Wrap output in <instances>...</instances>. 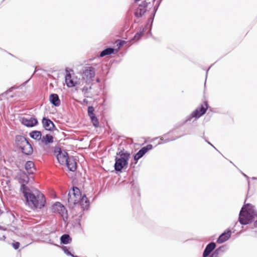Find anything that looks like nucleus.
Masks as SVG:
<instances>
[{"mask_svg":"<svg viewBox=\"0 0 257 257\" xmlns=\"http://www.w3.org/2000/svg\"><path fill=\"white\" fill-rule=\"evenodd\" d=\"M90 199L85 194H82L81 190L77 186H73L67 195V206L69 209H74L77 205L80 206L81 211L78 213L79 221H80L85 211H88L91 206Z\"/></svg>","mask_w":257,"mask_h":257,"instance_id":"f257e3e1","label":"nucleus"},{"mask_svg":"<svg viewBox=\"0 0 257 257\" xmlns=\"http://www.w3.org/2000/svg\"><path fill=\"white\" fill-rule=\"evenodd\" d=\"M21 193L25 199V205L31 209L39 211L46 207L45 196L39 189L31 186Z\"/></svg>","mask_w":257,"mask_h":257,"instance_id":"f03ea898","label":"nucleus"},{"mask_svg":"<svg viewBox=\"0 0 257 257\" xmlns=\"http://www.w3.org/2000/svg\"><path fill=\"white\" fill-rule=\"evenodd\" d=\"M131 158V153L125 150L123 147L119 146L114 158L113 165L114 172L117 175H120L125 172L128 166V161Z\"/></svg>","mask_w":257,"mask_h":257,"instance_id":"7ed1b4c3","label":"nucleus"},{"mask_svg":"<svg viewBox=\"0 0 257 257\" xmlns=\"http://www.w3.org/2000/svg\"><path fill=\"white\" fill-rule=\"evenodd\" d=\"M255 206L251 203H245L241 207L238 216V221L242 225L249 224L254 222L257 217V211Z\"/></svg>","mask_w":257,"mask_h":257,"instance_id":"20e7f679","label":"nucleus"},{"mask_svg":"<svg viewBox=\"0 0 257 257\" xmlns=\"http://www.w3.org/2000/svg\"><path fill=\"white\" fill-rule=\"evenodd\" d=\"M208 108V103L207 101H204L203 103L200 104V105L189 115H188L184 120H183L181 122L176 124L174 126V129H178L181 127L187 122L191 121L193 118H194V120H197L198 118L206 113Z\"/></svg>","mask_w":257,"mask_h":257,"instance_id":"39448f33","label":"nucleus"},{"mask_svg":"<svg viewBox=\"0 0 257 257\" xmlns=\"http://www.w3.org/2000/svg\"><path fill=\"white\" fill-rule=\"evenodd\" d=\"M32 141L27 137L22 135H16L15 137V144L17 148L20 150L22 154L26 156H31L34 153V149L32 146H30V150L25 152L24 148L25 146L29 145Z\"/></svg>","mask_w":257,"mask_h":257,"instance_id":"423d86ee","label":"nucleus"},{"mask_svg":"<svg viewBox=\"0 0 257 257\" xmlns=\"http://www.w3.org/2000/svg\"><path fill=\"white\" fill-rule=\"evenodd\" d=\"M32 175L24 170H19L17 173V177L20 184V192L30 188V187H29L27 184L29 182L30 178H32Z\"/></svg>","mask_w":257,"mask_h":257,"instance_id":"0eeeda50","label":"nucleus"},{"mask_svg":"<svg viewBox=\"0 0 257 257\" xmlns=\"http://www.w3.org/2000/svg\"><path fill=\"white\" fill-rule=\"evenodd\" d=\"M148 27H149V35L152 38H154V36L153 35L152 33L153 25H152L151 23H149L148 21H147L145 26H142L139 28L138 31L136 32L135 35L130 39V40L136 41V42L139 41L142 39V37L144 36V33L147 30Z\"/></svg>","mask_w":257,"mask_h":257,"instance_id":"6e6552de","label":"nucleus"},{"mask_svg":"<svg viewBox=\"0 0 257 257\" xmlns=\"http://www.w3.org/2000/svg\"><path fill=\"white\" fill-rule=\"evenodd\" d=\"M216 244L213 242H210L206 245L203 251L202 257H219L220 252L216 248Z\"/></svg>","mask_w":257,"mask_h":257,"instance_id":"1a4fd4ad","label":"nucleus"},{"mask_svg":"<svg viewBox=\"0 0 257 257\" xmlns=\"http://www.w3.org/2000/svg\"><path fill=\"white\" fill-rule=\"evenodd\" d=\"M53 154L58 163L62 165L64 164L65 161L70 156L67 150L61 149L60 147H54Z\"/></svg>","mask_w":257,"mask_h":257,"instance_id":"9d476101","label":"nucleus"},{"mask_svg":"<svg viewBox=\"0 0 257 257\" xmlns=\"http://www.w3.org/2000/svg\"><path fill=\"white\" fill-rule=\"evenodd\" d=\"M129 183L131 185V190L134 197L140 199L141 192L137 181V177L134 175V172L131 176L129 177Z\"/></svg>","mask_w":257,"mask_h":257,"instance_id":"9b49d317","label":"nucleus"},{"mask_svg":"<svg viewBox=\"0 0 257 257\" xmlns=\"http://www.w3.org/2000/svg\"><path fill=\"white\" fill-rule=\"evenodd\" d=\"M95 108L92 105H89L87 107V114L89 116L90 122L92 124L93 126L95 128L99 127V122L98 118L94 113Z\"/></svg>","mask_w":257,"mask_h":257,"instance_id":"f8f14e48","label":"nucleus"},{"mask_svg":"<svg viewBox=\"0 0 257 257\" xmlns=\"http://www.w3.org/2000/svg\"><path fill=\"white\" fill-rule=\"evenodd\" d=\"M42 126L45 131L50 132L56 131L59 132L55 123L48 117L43 116L42 119Z\"/></svg>","mask_w":257,"mask_h":257,"instance_id":"ddd939ff","label":"nucleus"},{"mask_svg":"<svg viewBox=\"0 0 257 257\" xmlns=\"http://www.w3.org/2000/svg\"><path fill=\"white\" fill-rule=\"evenodd\" d=\"M70 71L73 72V70L68 67L65 68V83L68 88H72L77 86L78 81L73 79Z\"/></svg>","mask_w":257,"mask_h":257,"instance_id":"4468645a","label":"nucleus"},{"mask_svg":"<svg viewBox=\"0 0 257 257\" xmlns=\"http://www.w3.org/2000/svg\"><path fill=\"white\" fill-rule=\"evenodd\" d=\"M22 124L28 127H33L39 123L37 118L35 116L30 117H22L20 119Z\"/></svg>","mask_w":257,"mask_h":257,"instance_id":"2eb2a0df","label":"nucleus"},{"mask_svg":"<svg viewBox=\"0 0 257 257\" xmlns=\"http://www.w3.org/2000/svg\"><path fill=\"white\" fill-rule=\"evenodd\" d=\"M69 172H75L77 170V160L73 156H70L65 161L64 164Z\"/></svg>","mask_w":257,"mask_h":257,"instance_id":"dca6fc26","label":"nucleus"},{"mask_svg":"<svg viewBox=\"0 0 257 257\" xmlns=\"http://www.w3.org/2000/svg\"><path fill=\"white\" fill-rule=\"evenodd\" d=\"M235 230L234 229L233 231H232L230 228H228L223 231L218 236L216 239V243L218 244H222L225 241L229 240L231 236L232 232Z\"/></svg>","mask_w":257,"mask_h":257,"instance_id":"f3484780","label":"nucleus"},{"mask_svg":"<svg viewBox=\"0 0 257 257\" xmlns=\"http://www.w3.org/2000/svg\"><path fill=\"white\" fill-rule=\"evenodd\" d=\"M117 52V49H115L113 46H106L100 52L99 54L96 56L94 58L91 60H93L95 58L100 59L106 56H110L112 54H115Z\"/></svg>","mask_w":257,"mask_h":257,"instance_id":"a211bd4d","label":"nucleus"},{"mask_svg":"<svg viewBox=\"0 0 257 257\" xmlns=\"http://www.w3.org/2000/svg\"><path fill=\"white\" fill-rule=\"evenodd\" d=\"M83 73L87 80L92 81L95 76V69L92 66L85 67Z\"/></svg>","mask_w":257,"mask_h":257,"instance_id":"6ab92c4d","label":"nucleus"},{"mask_svg":"<svg viewBox=\"0 0 257 257\" xmlns=\"http://www.w3.org/2000/svg\"><path fill=\"white\" fill-rule=\"evenodd\" d=\"M49 100L51 104L54 107H57L61 105V100L58 94L52 93H50L49 97Z\"/></svg>","mask_w":257,"mask_h":257,"instance_id":"aec40b11","label":"nucleus"},{"mask_svg":"<svg viewBox=\"0 0 257 257\" xmlns=\"http://www.w3.org/2000/svg\"><path fill=\"white\" fill-rule=\"evenodd\" d=\"M54 137H53L50 133L47 134L44 136H42L41 143L44 146L49 147L51 144L54 142Z\"/></svg>","mask_w":257,"mask_h":257,"instance_id":"412c9836","label":"nucleus"},{"mask_svg":"<svg viewBox=\"0 0 257 257\" xmlns=\"http://www.w3.org/2000/svg\"><path fill=\"white\" fill-rule=\"evenodd\" d=\"M59 248L62 249L64 253L67 256L71 257H79V256L75 254L73 249L71 246L61 245V246H59Z\"/></svg>","mask_w":257,"mask_h":257,"instance_id":"4be33fe9","label":"nucleus"},{"mask_svg":"<svg viewBox=\"0 0 257 257\" xmlns=\"http://www.w3.org/2000/svg\"><path fill=\"white\" fill-rule=\"evenodd\" d=\"M60 241L61 245L69 244L72 242V238L69 233H65L60 237Z\"/></svg>","mask_w":257,"mask_h":257,"instance_id":"5701e85b","label":"nucleus"},{"mask_svg":"<svg viewBox=\"0 0 257 257\" xmlns=\"http://www.w3.org/2000/svg\"><path fill=\"white\" fill-rule=\"evenodd\" d=\"M24 168L25 172H28L32 175L34 174V172L32 169H33L35 171H36V168L32 161H27L24 164Z\"/></svg>","mask_w":257,"mask_h":257,"instance_id":"b1692460","label":"nucleus"},{"mask_svg":"<svg viewBox=\"0 0 257 257\" xmlns=\"http://www.w3.org/2000/svg\"><path fill=\"white\" fill-rule=\"evenodd\" d=\"M30 137L38 142H40L41 140L42 134L40 131L33 130L29 133Z\"/></svg>","mask_w":257,"mask_h":257,"instance_id":"393cba45","label":"nucleus"},{"mask_svg":"<svg viewBox=\"0 0 257 257\" xmlns=\"http://www.w3.org/2000/svg\"><path fill=\"white\" fill-rule=\"evenodd\" d=\"M141 8H137L136 9L134 12V16L136 19H140L145 16L146 13V10H143V9H140Z\"/></svg>","mask_w":257,"mask_h":257,"instance_id":"a878e982","label":"nucleus"},{"mask_svg":"<svg viewBox=\"0 0 257 257\" xmlns=\"http://www.w3.org/2000/svg\"><path fill=\"white\" fill-rule=\"evenodd\" d=\"M142 157L140 156V154L137 152L133 155V159L130 163V167L135 168V165L138 162V161Z\"/></svg>","mask_w":257,"mask_h":257,"instance_id":"bb28decb","label":"nucleus"},{"mask_svg":"<svg viewBox=\"0 0 257 257\" xmlns=\"http://www.w3.org/2000/svg\"><path fill=\"white\" fill-rule=\"evenodd\" d=\"M158 9H159L158 8L156 7L155 6H154L153 11H152L149 18L148 19L149 23H151L152 25H153L154 18L155 17L156 13H157Z\"/></svg>","mask_w":257,"mask_h":257,"instance_id":"cd10ccee","label":"nucleus"},{"mask_svg":"<svg viewBox=\"0 0 257 257\" xmlns=\"http://www.w3.org/2000/svg\"><path fill=\"white\" fill-rule=\"evenodd\" d=\"M63 204L59 201L55 202L52 206V211L53 213H57L59 210L62 207Z\"/></svg>","mask_w":257,"mask_h":257,"instance_id":"c85d7f7f","label":"nucleus"},{"mask_svg":"<svg viewBox=\"0 0 257 257\" xmlns=\"http://www.w3.org/2000/svg\"><path fill=\"white\" fill-rule=\"evenodd\" d=\"M153 148H154L152 144H149L144 147H142L141 148L143 149V151L144 152L145 154H146L149 151L152 150L153 149Z\"/></svg>","mask_w":257,"mask_h":257,"instance_id":"c756f323","label":"nucleus"},{"mask_svg":"<svg viewBox=\"0 0 257 257\" xmlns=\"http://www.w3.org/2000/svg\"><path fill=\"white\" fill-rule=\"evenodd\" d=\"M126 43V41L118 39L116 42L117 50L120 48H121V47H122Z\"/></svg>","mask_w":257,"mask_h":257,"instance_id":"7c9ffc66","label":"nucleus"},{"mask_svg":"<svg viewBox=\"0 0 257 257\" xmlns=\"http://www.w3.org/2000/svg\"><path fill=\"white\" fill-rule=\"evenodd\" d=\"M57 213H59L61 215L66 214L67 215L68 211L66 208L64 207V206L63 205H62V207L60 208V209L59 210V212H58Z\"/></svg>","mask_w":257,"mask_h":257,"instance_id":"2f4dec72","label":"nucleus"},{"mask_svg":"<svg viewBox=\"0 0 257 257\" xmlns=\"http://www.w3.org/2000/svg\"><path fill=\"white\" fill-rule=\"evenodd\" d=\"M11 244L12 245L13 247L16 250L18 249L20 247L21 245L19 241H17L15 240H13V242Z\"/></svg>","mask_w":257,"mask_h":257,"instance_id":"473e14b6","label":"nucleus"},{"mask_svg":"<svg viewBox=\"0 0 257 257\" xmlns=\"http://www.w3.org/2000/svg\"><path fill=\"white\" fill-rule=\"evenodd\" d=\"M148 6V3L146 2V1H144L140 4L138 8H141V9H143V10H146V8Z\"/></svg>","mask_w":257,"mask_h":257,"instance_id":"72a5a7b5","label":"nucleus"},{"mask_svg":"<svg viewBox=\"0 0 257 257\" xmlns=\"http://www.w3.org/2000/svg\"><path fill=\"white\" fill-rule=\"evenodd\" d=\"M216 249L219 252L223 253L227 249V246L225 244L222 245L217 247Z\"/></svg>","mask_w":257,"mask_h":257,"instance_id":"f704fd0d","label":"nucleus"},{"mask_svg":"<svg viewBox=\"0 0 257 257\" xmlns=\"http://www.w3.org/2000/svg\"><path fill=\"white\" fill-rule=\"evenodd\" d=\"M17 89H22L21 86H16L15 85L12 86L11 87L9 88L7 91L9 93L12 92L13 90Z\"/></svg>","mask_w":257,"mask_h":257,"instance_id":"c9c22d12","label":"nucleus"},{"mask_svg":"<svg viewBox=\"0 0 257 257\" xmlns=\"http://www.w3.org/2000/svg\"><path fill=\"white\" fill-rule=\"evenodd\" d=\"M185 135H181L180 136H178V137H177L176 138H174V139H164V138H163V139L162 140L163 141V143H167L168 142H169L170 141H175V140L177 139H179L183 136H184Z\"/></svg>","mask_w":257,"mask_h":257,"instance_id":"e433bc0d","label":"nucleus"},{"mask_svg":"<svg viewBox=\"0 0 257 257\" xmlns=\"http://www.w3.org/2000/svg\"><path fill=\"white\" fill-rule=\"evenodd\" d=\"M91 88H92L91 86H89V87H88L86 86H84L82 88V91L84 93V94L88 93V90L89 89H91Z\"/></svg>","mask_w":257,"mask_h":257,"instance_id":"4c0bfd02","label":"nucleus"},{"mask_svg":"<svg viewBox=\"0 0 257 257\" xmlns=\"http://www.w3.org/2000/svg\"><path fill=\"white\" fill-rule=\"evenodd\" d=\"M30 146H32V145L31 144V143H29V145H27V146H25V147L24 148V149H25V152H28L29 151V150H30L29 148L30 147Z\"/></svg>","mask_w":257,"mask_h":257,"instance_id":"58836bf2","label":"nucleus"},{"mask_svg":"<svg viewBox=\"0 0 257 257\" xmlns=\"http://www.w3.org/2000/svg\"><path fill=\"white\" fill-rule=\"evenodd\" d=\"M240 172H241L242 175L247 179V182H248V188H249V177L247 175H246L243 172H242V171H240Z\"/></svg>","mask_w":257,"mask_h":257,"instance_id":"ea45409f","label":"nucleus"},{"mask_svg":"<svg viewBox=\"0 0 257 257\" xmlns=\"http://www.w3.org/2000/svg\"><path fill=\"white\" fill-rule=\"evenodd\" d=\"M33 75L31 76V77L27 79V80H26L25 81H24L21 85H20V86H21L22 87V88H23V87L25 86L30 81V79L31 78V77H32Z\"/></svg>","mask_w":257,"mask_h":257,"instance_id":"a19ab883","label":"nucleus"},{"mask_svg":"<svg viewBox=\"0 0 257 257\" xmlns=\"http://www.w3.org/2000/svg\"><path fill=\"white\" fill-rule=\"evenodd\" d=\"M214 64H213L212 65H211L207 70H206V75H205V82H204V86L205 87V85H206V78H207V75H208V71L209 70V69H210V68L212 67V66Z\"/></svg>","mask_w":257,"mask_h":257,"instance_id":"79ce46f5","label":"nucleus"},{"mask_svg":"<svg viewBox=\"0 0 257 257\" xmlns=\"http://www.w3.org/2000/svg\"><path fill=\"white\" fill-rule=\"evenodd\" d=\"M204 140L205 141V142H206L209 145H210L213 148H215L214 146L211 142H210L209 141H208L205 137H204Z\"/></svg>","mask_w":257,"mask_h":257,"instance_id":"37998d69","label":"nucleus"},{"mask_svg":"<svg viewBox=\"0 0 257 257\" xmlns=\"http://www.w3.org/2000/svg\"><path fill=\"white\" fill-rule=\"evenodd\" d=\"M138 152L139 153V154H140V156L142 157H143L145 155L144 152L143 151L142 148H141Z\"/></svg>","mask_w":257,"mask_h":257,"instance_id":"c03bdc74","label":"nucleus"},{"mask_svg":"<svg viewBox=\"0 0 257 257\" xmlns=\"http://www.w3.org/2000/svg\"><path fill=\"white\" fill-rule=\"evenodd\" d=\"M138 152L139 153V154H140V156L142 157H143L145 155L144 152L143 151L142 148H141Z\"/></svg>","mask_w":257,"mask_h":257,"instance_id":"a18cd8bd","label":"nucleus"},{"mask_svg":"<svg viewBox=\"0 0 257 257\" xmlns=\"http://www.w3.org/2000/svg\"><path fill=\"white\" fill-rule=\"evenodd\" d=\"M162 1V0H157L154 6L159 8Z\"/></svg>","mask_w":257,"mask_h":257,"instance_id":"49530a36","label":"nucleus"},{"mask_svg":"<svg viewBox=\"0 0 257 257\" xmlns=\"http://www.w3.org/2000/svg\"><path fill=\"white\" fill-rule=\"evenodd\" d=\"M49 243H50L51 244L54 245L55 246H57L58 247H59V246H61V245H59V244H57L54 243L51 239L49 240Z\"/></svg>","mask_w":257,"mask_h":257,"instance_id":"de8ad7c7","label":"nucleus"},{"mask_svg":"<svg viewBox=\"0 0 257 257\" xmlns=\"http://www.w3.org/2000/svg\"><path fill=\"white\" fill-rule=\"evenodd\" d=\"M89 102V101L87 99L84 98L83 99L82 103L84 105H87L88 104Z\"/></svg>","mask_w":257,"mask_h":257,"instance_id":"09e8293b","label":"nucleus"},{"mask_svg":"<svg viewBox=\"0 0 257 257\" xmlns=\"http://www.w3.org/2000/svg\"><path fill=\"white\" fill-rule=\"evenodd\" d=\"M8 94V92L6 90L4 92H3L2 94H0V96H1V97H6Z\"/></svg>","mask_w":257,"mask_h":257,"instance_id":"8fccbe9b","label":"nucleus"},{"mask_svg":"<svg viewBox=\"0 0 257 257\" xmlns=\"http://www.w3.org/2000/svg\"><path fill=\"white\" fill-rule=\"evenodd\" d=\"M6 238V236L5 234H3L2 236L0 235V240H5Z\"/></svg>","mask_w":257,"mask_h":257,"instance_id":"3c124183","label":"nucleus"},{"mask_svg":"<svg viewBox=\"0 0 257 257\" xmlns=\"http://www.w3.org/2000/svg\"><path fill=\"white\" fill-rule=\"evenodd\" d=\"M209 109V111H211V112H213V108L211 107H210L209 105H208V109H207V110Z\"/></svg>","mask_w":257,"mask_h":257,"instance_id":"603ef678","label":"nucleus"},{"mask_svg":"<svg viewBox=\"0 0 257 257\" xmlns=\"http://www.w3.org/2000/svg\"><path fill=\"white\" fill-rule=\"evenodd\" d=\"M253 225L255 227H257V219L256 220V221H255V222H254L253 223Z\"/></svg>","mask_w":257,"mask_h":257,"instance_id":"864d4df0","label":"nucleus"},{"mask_svg":"<svg viewBox=\"0 0 257 257\" xmlns=\"http://www.w3.org/2000/svg\"><path fill=\"white\" fill-rule=\"evenodd\" d=\"M251 179L253 180H257V177H252L251 178Z\"/></svg>","mask_w":257,"mask_h":257,"instance_id":"5fc2aeb1","label":"nucleus"},{"mask_svg":"<svg viewBox=\"0 0 257 257\" xmlns=\"http://www.w3.org/2000/svg\"><path fill=\"white\" fill-rule=\"evenodd\" d=\"M96 81L97 82L99 83L100 82V79L99 78H96Z\"/></svg>","mask_w":257,"mask_h":257,"instance_id":"6e6d98bb","label":"nucleus"},{"mask_svg":"<svg viewBox=\"0 0 257 257\" xmlns=\"http://www.w3.org/2000/svg\"><path fill=\"white\" fill-rule=\"evenodd\" d=\"M4 213V211L0 209V216Z\"/></svg>","mask_w":257,"mask_h":257,"instance_id":"4d7b16f0","label":"nucleus"},{"mask_svg":"<svg viewBox=\"0 0 257 257\" xmlns=\"http://www.w3.org/2000/svg\"><path fill=\"white\" fill-rule=\"evenodd\" d=\"M3 228H4L3 226L0 225V229L1 230L3 229Z\"/></svg>","mask_w":257,"mask_h":257,"instance_id":"13d9d810","label":"nucleus"},{"mask_svg":"<svg viewBox=\"0 0 257 257\" xmlns=\"http://www.w3.org/2000/svg\"><path fill=\"white\" fill-rule=\"evenodd\" d=\"M215 150H216L217 152H218L219 153H220V152L215 147V148H214Z\"/></svg>","mask_w":257,"mask_h":257,"instance_id":"bf43d9fd","label":"nucleus"},{"mask_svg":"<svg viewBox=\"0 0 257 257\" xmlns=\"http://www.w3.org/2000/svg\"><path fill=\"white\" fill-rule=\"evenodd\" d=\"M204 137H204V133H203V136H202V138L204 139Z\"/></svg>","mask_w":257,"mask_h":257,"instance_id":"052dcab7","label":"nucleus"},{"mask_svg":"<svg viewBox=\"0 0 257 257\" xmlns=\"http://www.w3.org/2000/svg\"><path fill=\"white\" fill-rule=\"evenodd\" d=\"M38 70H37V68H35V69L34 72H35L37 71Z\"/></svg>","mask_w":257,"mask_h":257,"instance_id":"680f3d73","label":"nucleus"},{"mask_svg":"<svg viewBox=\"0 0 257 257\" xmlns=\"http://www.w3.org/2000/svg\"><path fill=\"white\" fill-rule=\"evenodd\" d=\"M247 195H246V198H245V199L244 202H245V201H246V200H247Z\"/></svg>","mask_w":257,"mask_h":257,"instance_id":"e2e57ef3","label":"nucleus"},{"mask_svg":"<svg viewBox=\"0 0 257 257\" xmlns=\"http://www.w3.org/2000/svg\"><path fill=\"white\" fill-rule=\"evenodd\" d=\"M10 97H11V98H13V97H14V96H13V95H11V96H10Z\"/></svg>","mask_w":257,"mask_h":257,"instance_id":"0e129e2a","label":"nucleus"},{"mask_svg":"<svg viewBox=\"0 0 257 257\" xmlns=\"http://www.w3.org/2000/svg\"><path fill=\"white\" fill-rule=\"evenodd\" d=\"M153 39L156 40V38L154 36V38H152Z\"/></svg>","mask_w":257,"mask_h":257,"instance_id":"69168bd1","label":"nucleus"},{"mask_svg":"<svg viewBox=\"0 0 257 257\" xmlns=\"http://www.w3.org/2000/svg\"><path fill=\"white\" fill-rule=\"evenodd\" d=\"M166 136H167V134H165V135H164V137H165Z\"/></svg>","mask_w":257,"mask_h":257,"instance_id":"338daca9","label":"nucleus"},{"mask_svg":"<svg viewBox=\"0 0 257 257\" xmlns=\"http://www.w3.org/2000/svg\"><path fill=\"white\" fill-rule=\"evenodd\" d=\"M66 220L68 219V217L67 216L66 217Z\"/></svg>","mask_w":257,"mask_h":257,"instance_id":"774afa93","label":"nucleus"}]
</instances>
